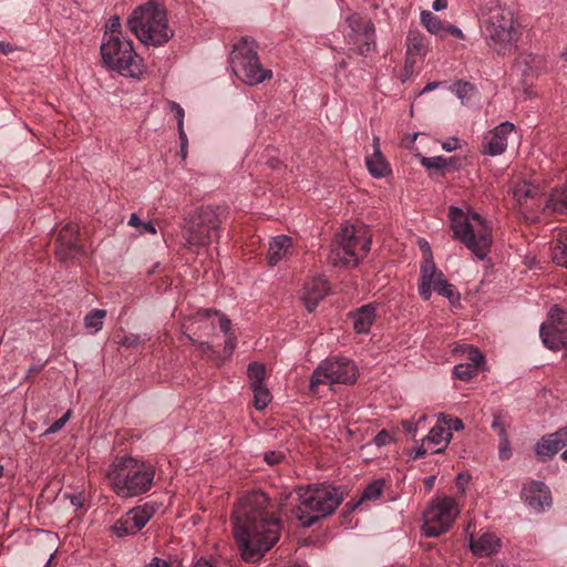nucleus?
<instances>
[{
    "label": "nucleus",
    "instance_id": "nucleus-9",
    "mask_svg": "<svg viewBox=\"0 0 567 567\" xmlns=\"http://www.w3.org/2000/svg\"><path fill=\"white\" fill-rule=\"evenodd\" d=\"M230 66L234 74L248 85H257L272 78V71L260 63L256 42L247 37L233 45Z\"/></svg>",
    "mask_w": 567,
    "mask_h": 567
},
{
    "label": "nucleus",
    "instance_id": "nucleus-20",
    "mask_svg": "<svg viewBox=\"0 0 567 567\" xmlns=\"http://www.w3.org/2000/svg\"><path fill=\"white\" fill-rule=\"evenodd\" d=\"M452 433L446 431V427L440 422L433 426L426 437L422 440L420 446L416 447L414 458H421L427 454L429 451L432 453H441L450 443Z\"/></svg>",
    "mask_w": 567,
    "mask_h": 567
},
{
    "label": "nucleus",
    "instance_id": "nucleus-30",
    "mask_svg": "<svg viewBox=\"0 0 567 567\" xmlns=\"http://www.w3.org/2000/svg\"><path fill=\"white\" fill-rule=\"evenodd\" d=\"M551 255L556 265L567 268V229H561L556 234Z\"/></svg>",
    "mask_w": 567,
    "mask_h": 567
},
{
    "label": "nucleus",
    "instance_id": "nucleus-41",
    "mask_svg": "<svg viewBox=\"0 0 567 567\" xmlns=\"http://www.w3.org/2000/svg\"><path fill=\"white\" fill-rule=\"evenodd\" d=\"M440 422L446 427V431H460L463 429V422L458 417H452L445 413H440L437 415Z\"/></svg>",
    "mask_w": 567,
    "mask_h": 567
},
{
    "label": "nucleus",
    "instance_id": "nucleus-43",
    "mask_svg": "<svg viewBox=\"0 0 567 567\" xmlns=\"http://www.w3.org/2000/svg\"><path fill=\"white\" fill-rule=\"evenodd\" d=\"M121 27L122 25H121V21H120L118 17L110 18L103 37L113 35V37H117V38H125V35L122 32Z\"/></svg>",
    "mask_w": 567,
    "mask_h": 567
},
{
    "label": "nucleus",
    "instance_id": "nucleus-26",
    "mask_svg": "<svg viewBox=\"0 0 567 567\" xmlns=\"http://www.w3.org/2000/svg\"><path fill=\"white\" fill-rule=\"evenodd\" d=\"M567 444V425L555 433L543 436L536 444V454L544 457H551Z\"/></svg>",
    "mask_w": 567,
    "mask_h": 567
},
{
    "label": "nucleus",
    "instance_id": "nucleus-10",
    "mask_svg": "<svg viewBox=\"0 0 567 567\" xmlns=\"http://www.w3.org/2000/svg\"><path fill=\"white\" fill-rule=\"evenodd\" d=\"M220 208L200 207L183 228V238L189 249L208 246L218 236Z\"/></svg>",
    "mask_w": 567,
    "mask_h": 567
},
{
    "label": "nucleus",
    "instance_id": "nucleus-21",
    "mask_svg": "<svg viewBox=\"0 0 567 567\" xmlns=\"http://www.w3.org/2000/svg\"><path fill=\"white\" fill-rule=\"evenodd\" d=\"M79 251V226L69 223L59 231L55 254L60 260H66L74 257Z\"/></svg>",
    "mask_w": 567,
    "mask_h": 567
},
{
    "label": "nucleus",
    "instance_id": "nucleus-44",
    "mask_svg": "<svg viewBox=\"0 0 567 567\" xmlns=\"http://www.w3.org/2000/svg\"><path fill=\"white\" fill-rule=\"evenodd\" d=\"M499 458L505 461L512 456L511 443L508 440L507 432L501 431L499 445H498Z\"/></svg>",
    "mask_w": 567,
    "mask_h": 567
},
{
    "label": "nucleus",
    "instance_id": "nucleus-33",
    "mask_svg": "<svg viewBox=\"0 0 567 567\" xmlns=\"http://www.w3.org/2000/svg\"><path fill=\"white\" fill-rule=\"evenodd\" d=\"M420 20L422 25L431 33L440 38H444V27L446 22H443L437 16L429 10L421 12Z\"/></svg>",
    "mask_w": 567,
    "mask_h": 567
},
{
    "label": "nucleus",
    "instance_id": "nucleus-13",
    "mask_svg": "<svg viewBox=\"0 0 567 567\" xmlns=\"http://www.w3.org/2000/svg\"><path fill=\"white\" fill-rule=\"evenodd\" d=\"M432 291L450 299L452 302L458 299L454 287L447 282L443 272L436 268L432 254H429V257H425L421 264L419 293L423 300H429Z\"/></svg>",
    "mask_w": 567,
    "mask_h": 567
},
{
    "label": "nucleus",
    "instance_id": "nucleus-48",
    "mask_svg": "<svg viewBox=\"0 0 567 567\" xmlns=\"http://www.w3.org/2000/svg\"><path fill=\"white\" fill-rule=\"evenodd\" d=\"M141 342H142L141 337L135 333L124 336L123 338H121L116 341V343L118 346L126 347V348L137 347Z\"/></svg>",
    "mask_w": 567,
    "mask_h": 567
},
{
    "label": "nucleus",
    "instance_id": "nucleus-52",
    "mask_svg": "<svg viewBox=\"0 0 567 567\" xmlns=\"http://www.w3.org/2000/svg\"><path fill=\"white\" fill-rule=\"evenodd\" d=\"M284 458V454L282 453H279V452H267L265 453L264 455V460L269 464V465H275V464H279L281 462V460Z\"/></svg>",
    "mask_w": 567,
    "mask_h": 567
},
{
    "label": "nucleus",
    "instance_id": "nucleus-23",
    "mask_svg": "<svg viewBox=\"0 0 567 567\" xmlns=\"http://www.w3.org/2000/svg\"><path fill=\"white\" fill-rule=\"evenodd\" d=\"M522 497L536 511H543L551 505L550 491L543 482L532 481L525 484Z\"/></svg>",
    "mask_w": 567,
    "mask_h": 567
},
{
    "label": "nucleus",
    "instance_id": "nucleus-51",
    "mask_svg": "<svg viewBox=\"0 0 567 567\" xmlns=\"http://www.w3.org/2000/svg\"><path fill=\"white\" fill-rule=\"evenodd\" d=\"M447 34H451L457 39H461L463 40L464 39V33L462 32V30L451 23H447L445 24L444 27V38L447 35Z\"/></svg>",
    "mask_w": 567,
    "mask_h": 567
},
{
    "label": "nucleus",
    "instance_id": "nucleus-64",
    "mask_svg": "<svg viewBox=\"0 0 567 567\" xmlns=\"http://www.w3.org/2000/svg\"><path fill=\"white\" fill-rule=\"evenodd\" d=\"M193 567H214V566L205 559H199Z\"/></svg>",
    "mask_w": 567,
    "mask_h": 567
},
{
    "label": "nucleus",
    "instance_id": "nucleus-18",
    "mask_svg": "<svg viewBox=\"0 0 567 567\" xmlns=\"http://www.w3.org/2000/svg\"><path fill=\"white\" fill-rule=\"evenodd\" d=\"M514 132L515 125L507 121L488 131L482 141V154L488 156L503 154L507 148L508 138Z\"/></svg>",
    "mask_w": 567,
    "mask_h": 567
},
{
    "label": "nucleus",
    "instance_id": "nucleus-45",
    "mask_svg": "<svg viewBox=\"0 0 567 567\" xmlns=\"http://www.w3.org/2000/svg\"><path fill=\"white\" fill-rule=\"evenodd\" d=\"M421 164L426 168L443 169L447 166V159L442 156L422 157Z\"/></svg>",
    "mask_w": 567,
    "mask_h": 567
},
{
    "label": "nucleus",
    "instance_id": "nucleus-42",
    "mask_svg": "<svg viewBox=\"0 0 567 567\" xmlns=\"http://www.w3.org/2000/svg\"><path fill=\"white\" fill-rule=\"evenodd\" d=\"M187 339L197 347L198 351L202 354L208 355L210 360H218V355H216L213 347L209 342L206 341H198L195 339V337H192L190 334H187Z\"/></svg>",
    "mask_w": 567,
    "mask_h": 567
},
{
    "label": "nucleus",
    "instance_id": "nucleus-6",
    "mask_svg": "<svg viewBox=\"0 0 567 567\" xmlns=\"http://www.w3.org/2000/svg\"><path fill=\"white\" fill-rule=\"evenodd\" d=\"M127 23L136 38L147 45H162L174 35L165 8L153 1L137 7Z\"/></svg>",
    "mask_w": 567,
    "mask_h": 567
},
{
    "label": "nucleus",
    "instance_id": "nucleus-53",
    "mask_svg": "<svg viewBox=\"0 0 567 567\" xmlns=\"http://www.w3.org/2000/svg\"><path fill=\"white\" fill-rule=\"evenodd\" d=\"M179 141H181V156L183 159H186L188 153V138L185 131L178 132Z\"/></svg>",
    "mask_w": 567,
    "mask_h": 567
},
{
    "label": "nucleus",
    "instance_id": "nucleus-24",
    "mask_svg": "<svg viewBox=\"0 0 567 567\" xmlns=\"http://www.w3.org/2000/svg\"><path fill=\"white\" fill-rule=\"evenodd\" d=\"M501 547V538L492 532H484L477 536L471 534L470 548L475 556L489 557L498 553Z\"/></svg>",
    "mask_w": 567,
    "mask_h": 567
},
{
    "label": "nucleus",
    "instance_id": "nucleus-58",
    "mask_svg": "<svg viewBox=\"0 0 567 567\" xmlns=\"http://www.w3.org/2000/svg\"><path fill=\"white\" fill-rule=\"evenodd\" d=\"M146 567H169V564L163 559L154 557Z\"/></svg>",
    "mask_w": 567,
    "mask_h": 567
},
{
    "label": "nucleus",
    "instance_id": "nucleus-3",
    "mask_svg": "<svg viewBox=\"0 0 567 567\" xmlns=\"http://www.w3.org/2000/svg\"><path fill=\"white\" fill-rule=\"evenodd\" d=\"M154 475L152 465L131 456L116 457L106 473L112 491L122 498L146 493L152 487Z\"/></svg>",
    "mask_w": 567,
    "mask_h": 567
},
{
    "label": "nucleus",
    "instance_id": "nucleus-31",
    "mask_svg": "<svg viewBox=\"0 0 567 567\" xmlns=\"http://www.w3.org/2000/svg\"><path fill=\"white\" fill-rule=\"evenodd\" d=\"M182 329L186 337L187 334H190L192 337L200 338L209 336L213 332L209 323H199V321H197V311L184 319L182 322Z\"/></svg>",
    "mask_w": 567,
    "mask_h": 567
},
{
    "label": "nucleus",
    "instance_id": "nucleus-60",
    "mask_svg": "<svg viewBox=\"0 0 567 567\" xmlns=\"http://www.w3.org/2000/svg\"><path fill=\"white\" fill-rule=\"evenodd\" d=\"M446 7H447V0H434V2L432 3V8L435 11H442V10L446 9Z\"/></svg>",
    "mask_w": 567,
    "mask_h": 567
},
{
    "label": "nucleus",
    "instance_id": "nucleus-32",
    "mask_svg": "<svg viewBox=\"0 0 567 567\" xmlns=\"http://www.w3.org/2000/svg\"><path fill=\"white\" fill-rule=\"evenodd\" d=\"M384 485L385 481L383 478L374 480L368 484L364 487L360 498L353 504V509L364 502H373L379 499L383 494Z\"/></svg>",
    "mask_w": 567,
    "mask_h": 567
},
{
    "label": "nucleus",
    "instance_id": "nucleus-11",
    "mask_svg": "<svg viewBox=\"0 0 567 567\" xmlns=\"http://www.w3.org/2000/svg\"><path fill=\"white\" fill-rule=\"evenodd\" d=\"M460 514L456 501L449 496L434 498L423 513L422 530L427 537L446 533Z\"/></svg>",
    "mask_w": 567,
    "mask_h": 567
},
{
    "label": "nucleus",
    "instance_id": "nucleus-22",
    "mask_svg": "<svg viewBox=\"0 0 567 567\" xmlns=\"http://www.w3.org/2000/svg\"><path fill=\"white\" fill-rule=\"evenodd\" d=\"M329 282L321 276L312 277L305 282L301 291V300L308 311L317 308L319 302L329 293Z\"/></svg>",
    "mask_w": 567,
    "mask_h": 567
},
{
    "label": "nucleus",
    "instance_id": "nucleus-63",
    "mask_svg": "<svg viewBox=\"0 0 567 567\" xmlns=\"http://www.w3.org/2000/svg\"><path fill=\"white\" fill-rule=\"evenodd\" d=\"M0 51L3 54H8V53L12 52V47L9 42L0 41Z\"/></svg>",
    "mask_w": 567,
    "mask_h": 567
},
{
    "label": "nucleus",
    "instance_id": "nucleus-54",
    "mask_svg": "<svg viewBox=\"0 0 567 567\" xmlns=\"http://www.w3.org/2000/svg\"><path fill=\"white\" fill-rule=\"evenodd\" d=\"M492 427L497 432L499 437H501V431L506 432V426L501 416H494V420L492 422Z\"/></svg>",
    "mask_w": 567,
    "mask_h": 567
},
{
    "label": "nucleus",
    "instance_id": "nucleus-36",
    "mask_svg": "<svg viewBox=\"0 0 567 567\" xmlns=\"http://www.w3.org/2000/svg\"><path fill=\"white\" fill-rule=\"evenodd\" d=\"M547 206L553 210H567V185L551 192Z\"/></svg>",
    "mask_w": 567,
    "mask_h": 567
},
{
    "label": "nucleus",
    "instance_id": "nucleus-39",
    "mask_svg": "<svg viewBox=\"0 0 567 567\" xmlns=\"http://www.w3.org/2000/svg\"><path fill=\"white\" fill-rule=\"evenodd\" d=\"M127 225L135 228L137 235H144L146 233L155 235L157 233L155 225L152 221H143L136 213H132L127 220Z\"/></svg>",
    "mask_w": 567,
    "mask_h": 567
},
{
    "label": "nucleus",
    "instance_id": "nucleus-57",
    "mask_svg": "<svg viewBox=\"0 0 567 567\" xmlns=\"http://www.w3.org/2000/svg\"><path fill=\"white\" fill-rule=\"evenodd\" d=\"M442 147L447 152H452L458 147V140L452 138L451 141L443 143Z\"/></svg>",
    "mask_w": 567,
    "mask_h": 567
},
{
    "label": "nucleus",
    "instance_id": "nucleus-15",
    "mask_svg": "<svg viewBox=\"0 0 567 567\" xmlns=\"http://www.w3.org/2000/svg\"><path fill=\"white\" fill-rule=\"evenodd\" d=\"M540 337L548 349L567 350V313L558 306L550 308L547 321L540 327Z\"/></svg>",
    "mask_w": 567,
    "mask_h": 567
},
{
    "label": "nucleus",
    "instance_id": "nucleus-19",
    "mask_svg": "<svg viewBox=\"0 0 567 567\" xmlns=\"http://www.w3.org/2000/svg\"><path fill=\"white\" fill-rule=\"evenodd\" d=\"M457 351L462 353V355L466 359V362L460 363L454 367L453 375L456 379L462 381H468L475 375H477L480 371H483L485 369L484 357L477 348L470 344H464L460 347Z\"/></svg>",
    "mask_w": 567,
    "mask_h": 567
},
{
    "label": "nucleus",
    "instance_id": "nucleus-50",
    "mask_svg": "<svg viewBox=\"0 0 567 567\" xmlns=\"http://www.w3.org/2000/svg\"><path fill=\"white\" fill-rule=\"evenodd\" d=\"M374 443L375 445L378 446H384V445H388L392 442V436L391 434L385 431V430H381L374 437Z\"/></svg>",
    "mask_w": 567,
    "mask_h": 567
},
{
    "label": "nucleus",
    "instance_id": "nucleus-5",
    "mask_svg": "<svg viewBox=\"0 0 567 567\" xmlns=\"http://www.w3.org/2000/svg\"><path fill=\"white\" fill-rule=\"evenodd\" d=\"M372 236L364 225H344L336 235L329 262L334 267H355L368 255Z\"/></svg>",
    "mask_w": 567,
    "mask_h": 567
},
{
    "label": "nucleus",
    "instance_id": "nucleus-8",
    "mask_svg": "<svg viewBox=\"0 0 567 567\" xmlns=\"http://www.w3.org/2000/svg\"><path fill=\"white\" fill-rule=\"evenodd\" d=\"M100 51L103 65L110 71L134 79H140L145 72L143 59L126 37H103Z\"/></svg>",
    "mask_w": 567,
    "mask_h": 567
},
{
    "label": "nucleus",
    "instance_id": "nucleus-38",
    "mask_svg": "<svg viewBox=\"0 0 567 567\" xmlns=\"http://www.w3.org/2000/svg\"><path fill=\"white\" fill-rule=\"evenodd\" d=\"M267 375L266 365L260 362H251L247 368V378L249 380L250 386L265 384Z\"/></svg>",
    "mask_w": 567,
    "mask_h": 567
},
{
    "label": "nucleus",
    "instance_id": "nucleus-34",
    "mask_svg": "<svg viewBox=\"0 0 567 567\" xmlns=\"http://www.w3.org/2000/svg\"><path fill=\"white\" fill-rule=\"evenodd\" d=\"M105 317L106 310L93 309L89 311L83 320L84 328L92 334L97 333L103 328Z\"/></svg>",
    "mask_w": 567,
    "mask_h": 567
},
{
    "label": "nucleus",
    "instance_id": "nucleus-46",
    "mask_svg": "<svg viewBox=\"0 0 567 567\" xmlns=\"http://www.w3.org/2000/svg\"><path fill=\"white\" fill-rule=\"evenodd\" d=\"M71 410H68L59 420L54 421L45 431L44 434H53L59 432L70 420Z\"/></svg>",
    "mask_w": 567,
    "mask_h": 567
},
{
    "label": "nucleus",
    "instance_id": "nucleus-49",
    "mask_svg": "<svg viewBox=\"0 0 567 567\" xmlns=\"http://www.w3.org/2000/svg\"><path fill=\"white\" fill-rule=\"evenodd\" d=\"M452 90L460 99L463 100L473 91V85L467 82H457L453 85Z\"/></svg>",
    "mask_w": 567,
    "mask_h": 567
},
{
    "label": "nucleus",
    "instance_id": "nucleus-29",
    "mask_svg": "<svg viewBox=\"0 0 567 567\" xmlns=\"http://www.w3.org/2000/svg\"><path fill=\"white\" fill-rule=\"evenodd\" d=\"M219 329L226 337L223 354L218 355V360L223 362L233 355L237 346V338L233 331V324L229 318L219 319Z\"/></svg>",
    "mask_w": 567,
    "mask_h": 567
},
{
    "label": "nucleus",
    "instance_id": "nucleus-55",
    "mask_svg": "<svg viewBox=\"0 0 567 567\" xmlns=\"http://www.w3.org/2000/svg\"><path fill=\"white\" fill-rule=\"evenodd\" d=\"M426 420V416L424 414L420 415L419 419L415 422V426H417L420 423L424 422ZM403 426L408 432L415 431L416 427H413L412 421H404Z\"/></svg>",
    "mask_w": 567,
    "mask_h": 567
},
{
    "label": "nucleus",
    "instance_id": "nucleus-27",
    "mask_svg": "<svg viewBox=\"0 0 567 567\" xmlns=\"http://www.w3.org/2000/svg\"><path fill=\"white\" fill-rule=\"evenodd\" d=\"M293 254L292 239L286 235H280L269 244L268 260L271 266H276L281 260L287 259Z\"/></svg>",
    "mask_w": 567,
    "mask_h": 567
},
{
    "label": "nucleus",
    "instance_id": "nucleus-1",
    "mask_svg": "<svg viewBox=\"0 0 567 567\" xmlns=\"http://www.w3.org/2000/svg\"><path fill=\"white\" fill-rule=\"evenodd\" d=\"M231 523L236 545L246 563L260 560L279 540L281 523L270 509L264 492H252L240 498Z\"/></svg>",
    "mask_w": 567,
    "mask_h": 567
},
{
    "label": "nucleus",
    "instance_id": "nucleus-7",
    "mask_svg": "<svg viewBox=\"0 0 567 567\" xmlns=\"http://www.w3.org/2000/svg\"><path fill=\"white\" fill-rule=\"evenodd\" d=\"M343 499V493L333 485H309L299 489L296 515L305 527L312 526L321 517L332 514Z\"/></svg>",
    "mask_w": 567,
    "mask_h": 567
},
{
    "label": "nucleus",
    "instance_id": "nucleus-12",
    "mask_svg": "<svg viewBox=\"0 0 567 567\" xmlns=\"http://www.w3.org/2000/svg\"><path fill=\"white\" fill-rule=\"evenodd\" d=\"M357 377V367L353 361L346 358L327 359L312 372L309 388L316 393L321 384H352Z\"/></svg>",
    "mask_w": 567,
    "mask_h": 567
},
{
    "label": "nucleus",
    "instance_id": "nucleus-37",
    "mask_svg": "<svg viewBox=\"0 0 567 567\" xmlns=\"http://www.w3.org/2000/svg\"><path fill=\"white\" fill-rule=\"evenodd\" d=\"M513 195L518 203L525 202L527 198H533L537 194V187L527 181L513 182Z\"/></svg>",
    "mask_w": 567,
    "mask_h": 567
},
{
    "label": "nucleus",
    "instance_id": "nucleus-2",
    "mask_svg": "<svg viewBox=\"0 0 567 567\" xmlns=\"http://www.w3.org/2000/svg\"><path fill=\"white\" fill-rule=\"evenodd\" d=\"M481 31L487 45L498 55H512L516 52L520 24L508 6L498 0L488 1L481 14Z\"/></svg>",
    "mask_w": 567,
    "mask_h": 567
},
{
    "label": "nucleus",
    "instance_id": "nucleus-28",
    "mask_svg": "<svg viewBox=\"0 0 567 567\" xmlns=\"http://www.w3.org/2000/svg\"><path fill=\"white\" fill-rule=\"evenodd\" d=\"M353 328L357 333H368L375 321V306L364 305L351 313Z\"/></svg>",
    "mask_w": 567,
    "mask_h": 567
},
{
    "label": "nucleus",
    "instance_id": "nucleus-56",
    "mask_svg": "<svg viewBox=\"0 0 567 567\" xmlns=\"http://www.w3.org/2000/svg\"><path fill=\"white\" fill-rule=\"evenodd\" d=\"M470 481V475L466 474H458L456 477V486L464 492L465 486L467 485Z\"/></svg>",
    "mask_w": 567,
    "mask_h": 567
},
{
    "label": "nucleus",
    "instance_id": "nucleus-17",
    "mask_svg": "<svg viewBox=\"0 0 567 567\" xmlns=\"http://www.w3.org/2000/svg\"><path fill=\"white\" fill-rule=\"evenodd\" d=\"M154 513V506L150 504L134 507L118 518L111 530L117 537L134 535L148 523Z\"/></svg>",
    "mask_w": 567,
    "mask_h": 567
},
{
    "label": "nucleus",
    "instance_id": "nucleus-59",
    "mask_svg": "<svg viewBox=\"0 0 567 567\" xmlns=\"http://www.w3.org/2000/svg\"><path fill=\"white\" fill-rule=\"evenodd\" d=\"M537 58L532 54H520L517 59V63H524L527 65L529 62H535Z\"/></svg>",
    "mask_w": 567,
    "mask_h": 567
},
{
    "label": "nucleus",
    "instance_id": "nucleus-61",
    "mask_svg": "<svg viewBox=\"0 0 567 567\" xmlns=\"http://www.w3.org/2000/svg\"><path fill=\"white\" fill-rule=\"evenodd\" d=\"M440 85H441V82H430L423 87V90L420 92V94H424L430 91H433V90L437 89Z\"/></svg>",
    "mask_w": 567,
    "mask_h": 567
},
{
    "label": "nucleus",
    "instance_id": "nucleus-4",
    "mask_svg": "<svg viewBox=\"0 0 567 567\" xmlns=\"http://www.w3.org/2000/svg\"><path fill=\"white\" fill-rule=\"evenodd\" d=\"M449 218L454 237L478 259H484L492 246V227L480 214L451 206Z\"/></svg>",
    "mask_w": 567,
    "mask_h": 567
},
{
    "label": "nucleus",
    "instance_id": "nucleus-25",
    "mask_svg": "<svg viewBox=\"0 0 567 567\" xmlns=\"http://www.w3.org/2000/svg\"><path fill=\"white\" fill-rule=\"evenodd\" d=\"M372 153L365 156V166L369 173L375 178H383L392 173L389 162L381 152L380 137L372 140Z\"/></svg>",
    "mask_w": 567,
    "mask_h": 567
},
{
    "label": "nucleus",
    "instance_id": "nucleus-47",
    "mask_svg": "<svg viewBox=\"0 0 567 567\" xmlns=\"http://www.w3.org/2000/svg\"><path fill=\"white\" fill-rule=\"evenodd\" d=\"M169 109L175 114V117L177 120L178 132L185 131L184 130V117H185L184 109L176 102H171Z\"/></svg>",
    "mask_w": 567,
    "mask_h": 567
},
{
    "label": "nucleus",
    "instance_id": "nucleus-16",
    "mask_svg": "<svg viewBox=\"0 0 567 567\" xmlns=\"http://www.w3.org/2000/svg\"><path fill=\"white\" fill-rule=\"evenodd\" d=\"M431 50L430 41L419 30H410L405 39V61L400 80L406 82L415 73L417 64Z\"/></svg>",
    "mask_w": 567,
    "mask_h": 567
},
{
    "label": "nucleus",
    "instance_id": "nucleus-40",
    "mask_svg": "<svg viewBox=\"0 0 567 567\" xmlns=\"http://www.w3.org/2000/svg\"><path fill=\"white\" fill-rule=\"evenodd\" d=\"M228 318L226 315L214 310V309H199L197 310V321L199 323H209L212 329L214 330L216 326L219 327V319Z\"/></svg>",
    "mask_w": 567,
    "mask_h": 567
},
{
    "label": "nucleus",
    "instance_id": "nucleus-62",
    "mask_svg": "<svg viewBox=\"0 0 567 567\" xmlns=\"http://www.w3.org/2000/svg\"><path fill=\"white\" fill-rule=\"evenodd\" d=\"M420 247L423 250V260H424L425 257H429V254H432V252L430 250V246H429L427 241H425V240H420Z\"/></svg>",
    "mask_w": 567,
    "mask_h": 567
},
{
    "label": "nucleus",
    "instance_id": "nucleus-35",
    "mask_svg": "<svg viewBox=\"0 0 567 567\" xmlns=\"http://www.w3.org/2000/svg\"><path fill=\"white\" fill-rule=\"evenodd\" d=\"M254 393V406L256 410H264L271 402L272 395L266 384L250 386Z\"/></svg>",
    "mask_w": 567,
    "mask_h": 567
},
{
    "label": "nucleus",
    "instance_id": "nucleus-14",
    "mask_svg": "<svg viewBox=\"0 0 567 567\" xmlns=\"http://www.w3.org/2000/svg\"><path fill=\"white\" fill-rule=\"evenodd\" d=\"M349 32L346 39L349 45L363 56H368L375 51V28L370 19L359 13H353L347 18Z\"/></svg>",
    "mask_w": 567,
    "mask_h": 567
}]
</instances>
